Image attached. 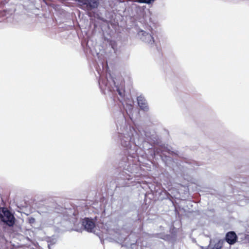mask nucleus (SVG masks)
Wrapping results in <instances>:
<instances>
[{"label": "nucleus", "instance_id": "nucleus-1", "mask_svg": "<svg viewBox=\"0 0 249 249\" xmlns=\"http://www.w3.org/2000/svg\"><path fill=\"white\" fill-rule=\"evenodd\" d=\"M116 126L118 142L128 150V156L123 157L119 162L120 168L123 169L121 173V178L124 181L119 185L123 187L128 184L125 180L132 179L137 173V165L135 163L138 160L137 152L138 148L141 147L144 142V138L143 136L140 137L133 126L128 125L123 117L117 121Z\"/></svg>", "mask_w": 249, "mask_h": 249}, {"label": "nucleus", "instance_id": "nucleus-2", "mask_svg": "<svg viewBox=\"0 0 249 249\" xmlns=\"http://www.w3.org/2000/svg\"><path fill=\"white\" fill-rule=\"evenodd\" d=\"M118 48H84L89 60L94 63L99 78L98 83L102 92L106 94L107 91L117 92L123 97L124 92L122 88L114 78L109 70V66L113 64L117 57L116 51Z\"/></svg>", "mask_w": 249, "mask_h": 249}, {"label": "nucleus", "instance_id": "nucleus-3", "mask_svg": "<svg viewBox=\"0 0 249 249\" xmlns=\"http://www.w3.org/2000/svg\"><path fill=\"white\" fill-rule=\"evenodd\" d=\"M151 147L150 149L152 151V153H151V156L153 158H155L156 156H159L165 165L172 169L174 171H177V167L182 173L185 171L184 168L188 170H193L195 169L194 167H192V164L187 162L185 163V165H181L179 164V166H178L177 163L171 157L164 155V152L165 150L162 149L160 146L155 147L153 149H152V146Z\"/></svg>", "mask_w": 249, "mask_h": 249}, {"label": "nucleus", "instance_id": "nucleus-4", "mask_svg": "<svg viewBox=\"0 0 249 249\" xmlns=\"http://www.w3.org/2000/svg\"><path fill=\"white\" fill-rule=\"evenodd\" d=\"M37 212L43 216L48 217V219L45 223L47 226H53L61 219L56 204L53 203L42 204L38 207Z\"/></svg>", "mask_w": 249, "mask_h": 249}, {"label": "nucleus", "instance_id": "nucleus-5", "mask_svg": "<svg viewBox=\"0 0 249 249\" xmlns=\"http://www.w3.org/2000/svg\"><path fill=\"white\" fill-rule=\"evenodd\" d=\"M0 220L5 225L12 227L15 224L16 218L14 214L6 208L0 207Z\"/></svg>", "mask_w": 249, "mask_h": 249}, {"label": "nucleus", "instance_id": "nucleus-6", "mask_svg": "<svg viewBox=\"0 0 249 249\" xmlns=\"http://www.w3.org/2000/svg\"><path fill=\"white\" fill-rule=\"evenodd\" d=\"M125 231L124 230H121L119 234L116 233L115 236L116 241L122 245V246L124 247H131L133 245H136L137 241L136 240H130V239L134 236V234H130L128 235L124 234Z\"/></svg>", "mask_w": 249, "mask_h": 249}, {"label": "nucleus", "instance_id": "nucleus-7", "mask_svg": "<svg viewBox=\"0 0 249 249\" xmlns=\"http://www.w3.org/2000/svg\"><path fill=\"white\" fill-rule=\"evenodd\" d=\"M138 133L140 137L143 136L144 138V142H143L141 147H140V148L143 149V150L151 149V145L148 141L155 142L157 140L156 135L154 132H151L144 130H141L139 129Z\"/></svg>", "mask_w": 249, "mask_h": 249}, {"label": "nucleus", "instance_id": "nucleus-8", "mask_svg": "<svg viewBox=\"0 0 249 249\" xmlns=\"http://www.w3.org/2000/svg\"><path fill=\"white\" fill-rule=\"evenodd\" d=\"M82 6V8L87 10L97 8L98 6L97 0H77Z\"/></svg>", "mask_w": 249, "mask_h": 249}, {"label": "nucleus", "instance_id": "nucleus-9", "mask_svg": "<svg viewBox=\"0 0 249 249\" xmlns=\"http://www.w3.org/2000/svg\"><path fill=\"white\" fill-rule=\"evenodd\" d=\"M82 225L84 229L88 232H92L95 226L92 219L89 217H86L83 219Z\"/></svg>", "mask_w": 249, "mask_h": 249}, {"label": "nucleus", "instance_id": "nucleus-10", "mask_svg": "<svg viewBox=\"0 0 249 249\" xmlns=\"http://www.w3.org/2000/svg\"><path fill=\"white\" fill-rule=\"evenodd\" d=\"M237 235L234 231L227 232L224 239L225 241L230 245H234L237 241Z\"/></svg>", "mask_w": 249, "mask_h": 249}, {"label": "nucleus", "instance_id": "nucleus-11", "mask_svg": "<svg viewBox=\"0 0 249 249\" xmlns=\"http://www.w3.org/2000/svg\"><path fill=\"white\" fill-rule=\"evenodd\" d=\"M138 35L139 37L142 41L147 42L148 43H151L152 42L154 41L153 37L151 35L144 31H140L139 32Z\"/></svg>", "mask_w": 249, "mask_h": 249}, {"label": "nucleus", "instance_id": "nucleus-12", "mask_svg": "<svg viewBox=\"0 0 249 249\" xmlns=\"http://www.w3.org/2000/svg\"><path fill=\"white\" fill-rule=\"evenodd\" d=\"M137 103L140 109L144 111L147 112L149 110V107L145 98L142 95L137 97Z\"/></svg>", "mask_w": 249, "mask_h": 249}, {"label": "nucleus", "instance_id": "nucleus-13", "mask_svg": "<svg viewBox=\"0 0 249 249\" xmlns=\"http://www.w3.org/2000/svg\"><path fill=\"white\" fill-rule=\"evenodd\" d=\"M46 241H47V243H48V249H51V248H50L51 245H54L56 243V242L57 241V237L55 235H53L50 237H48L46 238Z\"/></svg>", "mask_w": 249, "mask_h": 249}, {"label": "nucleus", "instance_id": "nucleus-14", "mask_svg": "<svg viewBox=\"0 0 249 249\" xmlns=\"http://www.w3.org/2000/svg\"><path fill=\"white\" fill-rule=\"evenodd\" d=\"M224 241L222 240H219L216 243L214 246L211 249H221L223 246Z\"/></svg>", "mask_w": 249, "mask_h": 249}, {"label": "nucleus", "instance_id": "nucleus-15", "mask_svg": "<svg viewBox=\"0 0 249 249\" xmlns=\"http://www.w3.org/2000/svg\"><path fill=\"white\" fill-rule=\"evenodd\" d=\"M162 149H164V152H168L169 154H172V155H177V153L174 151H171L170 149L168 146H160Z\"/></svg>", "mask_w": 249, "mask_h": 249}, {"label": "nucleus", "instance_id": "nucleus-16", "mask_svg": "<svg viewBox=\"0 0 249 249\" xmlns=\"http://www.w3.org/2000/svg\"><path fill=\"white\" fill-rule=\"evenodd\" d=\"M27 221L30 224L32 225L35 223L36 220L33 217H29L27 218Z\"/></svg>", "mask_w": 249, "mask_h": 249}, {"label": "nucleus", "instance_id": "nucleus-17", "mask_svg": "<svg viewBox=\"0 0 249 249\" xmlns=\"http://www.w3.org/2000/svg\"><path fill=\"white\" fill-rule=\"evenodd\" d=\"M138 2L142 3L150 4L152 2L151 0H138Z\"/></svg>", "mask_w": 249, "mask_h": 249}, {"label": "nucleus", "instance_id": "nucleus-18", "mask_svg": "<svg viewBox=\"0 0 249 249\" xmlns=\"http://www.w3.org/2000/svg\"><path fill=\"white\" fill-rule=\"evenodd\" d=\"M169 236V235H168L159 234L158 236V237L166 240L168 239Z\"/></svg>", "mask_w": 249, "mask_h": 249}, {"label": "nucleus", "instance_id": "nucleus-19", "mask_svg": "<svg viewBox=\"0 0 249 249\" xmlns=\"http://www.w3.org/2000/svg\"><path fill=\"white\" fill-rule=\"evenodd\" d=\"M132 108H133V106L131 105L129 107L128 111L130 113H131Z\"/></svg>", "mask_w": 249, "mask_h": 249}, {"label": "nucleus", "instance_id": "nucleus-20", "mask_svg": "<svg viewBox=\"0 0 249 249\" xmlns=\"http://www.w3.org/2000/svg\"><path fill=\"white\" fill-rule=\"evenodd\" d=\"M212 240H210V245H209V246L212 244Z\"/></svg>", "mask_w": 249, "mask_h": 249}, {"label": "nucleus", "instance_id": "nucleus-21", "mask_svg": "<svg viewBox=\"0 0 249 249\" xmlns=\"http://www.w3.org/2000/svg\"><path fill=\"white\" fill-rule=\"evenodd\" d=\"M152 2H153L155 0H151Z\"/></svg>", "mask_w": 249, "mask_h": 249}]
</instances>
